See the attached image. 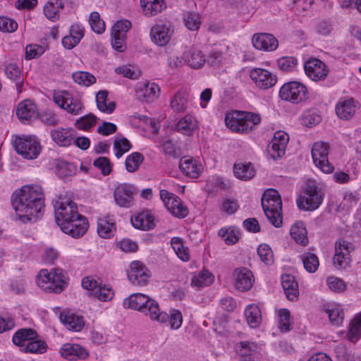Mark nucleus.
<instances>
[{
    "label": "nucleus",
    "mask_w": 361,
    "mask_h": 361,
    "mask_svg": "<svg viewBox=\"0 0 361 361\" xmlns=\"http://www.w3.org/2000/svg\"><path fill=\"white\" fill-rule=\"evenodd\" d=\"M44 200V191L40 185H27L13 192L11 204L22 222L32 223L43 215Z\"/></svg>",
    "instance_id": "obj_1"
},
{
    "label": "nucleus",
    "mask_w": 361,
    "mask_h": 361,
    "mask_svg": "<svg viewBox=\"0 0 361 361\" xmlns=\"http://www.w3.org/2000/svg\"><path fill=\"white\" fill-rule=\"evenodd\" d=\"M54 207L56 222L64 233L78 238L87 232V219L78 213L77 204L73 201L59 197L54 202Z\"/></svg>",
    "instance_id": "obj_2"
},
{
    "label": "nucleus",
    "mask_w": 361,
    "mask_h": 361,
    "mask_svg": "<svg viewBox=\"0 0 361 361\" xmlns=\"http://www.w3.org/2000/svg\"><path fill=\"white\" fill-rule=\"evenodd\" d=\"M123 305L126 309L138 310L149 318L159 323H166L169 319L168 314L160 311L159 304L154 300L142 293H133L124 299Z\"/></svg>",
    "instance_id": "obj_3"
},
{
    "label": "nucleus",
    "mask_w": 361,
    "mask_h": 361,
    "mask_svg": "<svg viewBox=\"0 0 361 361\" xmlns=\"http://www.w3.org/2000/svg\"><path fill=\"white\" fill-rule=\"evenodd\" d=\"M262 207L269 221L275 227L282 226V201L279 192L273 188L267 190L261 200Z\"/></svg>",
    "instance_id": "obj_4"
},
{
    "label": "nucleus",
    "mask_w": 361,
    "mask_h": 361,
    "mask_svg": "<svg viewBox=\"0 0 361 361\" xmlns=\"http://www.w3.org/2000/svg\"><path fill=\"white\" fill-rule=\"evenodd\" d=\"M68 278L60 268H54L50 271L42 269L36 279L37 285L46 292L60 293L67 285Z\"/></svg>",
    "instance_id": "obj_5"
},
{
    "label": "nucleus",
    "mask_w": 361,
    "mask_h": 361,
    "mask_svg": "<svg viewBox=\"0 0 361 361\" xmlns=\"http://www.w3.org/2000/svg\"><path fill=\"white\" fill-rule=\"evenodd\" d=\"M322 201V189L315 181H308L297 200V204L300 209L314 211L320 206Z\"/></svg>",
    "instance_id": "obj_6"
},
{
    "label": "nucleus",
    "mask_w": 361,
    "mask_h": 361,
    "mask_svg": "<svg viewBox=\"0 0 361 361\" xmlns=\"http://www.w3.org/2000/svg\"><path fill=\"white\" fill-rule=\"evenodd\" d=\"M281 99L294 104H298L308 99L307 88L298 81H290L282 85L279 90Z\"/></svg>",
    "instance_id": "obj_7"
},
{
    "label": "nucleus",
    "mask_w": 361,
    "mask_h": 361,
    "mask_svg": "<svg viewBox=\"0 0 361 361\" xmlns=\"http://www.w3.org/2000/svg\"><path fill=\"white\" fill-rule=\"evenodd\" d=\"M13 147L18 154L27 159H36L41 150L39 142L34 136L16 137Z\"/></svg>",
    "instance_id": "obj_8"
},
{
    "label": "nucleus",
    "mask_w": 361,
    "mask_h": 361,
    "mask_svg": "<svg viewBox=\"0 0 361 361\" xmlns=\"http://www.w3.org/2000/svg\"><path fill=\"white\" fill-rule=\"evenodd\" d=\"M329 149V145L323 142H315L311 149L314 164L326 173H330L334 171V166L328 159Z\"/></svg>",
    "instance_id": "obj_9"
},
{
    "label": "nucleus",
    "mask_w": 361,
    "mask_h": 361,
    "mask_svg": "<svg viewBox=\"0 0 361 361\" xmlns=\"http://www.w3.org/2000/svg\"><path fill=\"white\" fill-rule=\"evenodd\" d=\"M160 197L173 216L179 219H183L188 216V209L179 197L166 190H161Z\"/></svg>",
    "instance_id": "obj_10"
},
{
    "label": "nucleus",
    "mask_w": 361,
    "mask_h": 361,
    "mask_svg": "<svg viewBox=\"0 0 361 361\" xmlns=\"http://www.w3.org/2000/svg\"><path fill=\"white\" fill-rule=\"evenodd\" d=\"M354 245L344 240L339 238L336 242L335 255L333 258L334 264L339 269H345L350 262V253L354 250Z\"/></svg>",
    "instance_id": "obj_11"
},
{
    "label": "nucleus",
    "mask_w": 361,
    "mask_h": 361,
    "mask_svg": "<svg viewBox=\"0 0 361 361\" xmlns=\"http://www.w3.org/2000/svg\"><path fill=\"white\" fill-rule=\"evenodd\" d=\"M137 192V189L133 185L121 183L116 187L114 192L115 202L121 207H131Z\"/></svg>",
    "instance_id": "obj_12"
},
{
    "label": "nucleus",
    "mask_w": 361,
    "mask_h": 361,
    "mask_svg": "<svg viewBox=\"0 0 361 361\" xmlns=\"http://www.w3.org/2000/svg\"><path fill=\"white\" fill-rule=\"evenodd\" d=\"M307 76L313 81L324 80L329 72L328 66L324 62L318 59H311L304 65Z\"/></svg>",
    "instance_id": "obj_13"
},
{
    "label": "nucleus",
    "mask_w": 361,
    "mask_h": 361,
    "mask_svg": "<svg viewBox=\"0 0 361 361\" xmlns=\"http://www.w3.org/2000/svg\"><path fill=\"white\" fill-rule=\"evenodd\" d=\"M54 101L60 108L65 109L73 115L80 114L82 108L81 102L72 97L67 91L54 93Z\"/></svg>",
    "instance_id": "obj_14"
},
{
    "label": "nucleus",
    "mask_w": 361,
    "mask_h": 361,
    "mask_svg": "<svg viewBox=\"0 0 361 361\" xmlns=\"http://www.w3.org/2000/svg\"><path fill=\"white\" fill-rule=\"evenodd\" d=\"M149 277V270L142 262L134 261L130 264L128 271V278L132 284L145 286Z\"/></svg>",
    "instance_id": "obj_15"
},
{
    "label": "nucleus",
    "mask_w": 361,
    "mask_h": 361,
    "mask_svg": "<svg viewBox=\"0 0 361 361\" xmlns=\"http://www.w3.org/2000/svg\"><path fill=\"white\" fill-rule=\"evenodd\" d=\"M250 77L260 89L267 90L273 87L277 81L275 75L267 70L255 68L250 71Z\"/></svg>",
    "instance_id": "obj_16"
},
{
    "label": "nucleus",
    "mask_w": 361,
    "mask_h": 361,
    "mask_svg": "<svg viewBox=\"0 0 361 361\" xmlns=\"http://www.w3.org/2000/svg\"><path fill=\"white\" fill-rule=\"evenodd\" d=\"M288 140L289 136L286 133L277 131L274 133L271 145L268 147V152L274 159L284 155Z\"/></svg>",
    "instance_id": "obj_17"
},
{
    "label": "nucleus",
    "mask_w": 361,
    "mask_h": 361,
    "mask_svg": "<svg viewBox=\"0 0 361 361\" xmlns=\"http://www.w3.org/2000/svg\"><path fill=\"white\" fill-rule=\"evenodd\" d=\"M233 277L235 278L234 286L238 290L245 292L252 287L254 282L253 274L247 268L235 269L233 271Z\"/></svg>",
    "instance_id": "obj_18"
},
{
    "label": "nucleus",
    "mask_w": 361,
    "mask_h": 361,
    "mask_svg": "<svg viewBox=\"0 0 361 361\" xmlns=\"http://www.w3.org/2000/svg\"><path fill=\"white\" fill-rule=\"evenodd\" d=\"M252 42L255 48L266 51H274L279 46L277 39L273 35L269 33L255 34Z\"/></svg>",
    "instance_id": "obj_19"
},
{
    "label": "nucleus",
    "mask_w": 361,
    "mask_h": 361,
    "mask_svg": "<svg viewBox=\"0 0 361 361\" xmlns=\"http://www.w3.org/2000/svg\"><path fill=\"white\" fill-rule=\"evenodd\" d=\"M16 115L21 122L31 121L38 117L36 104L30 99L20 102L16 109Z\"/></svg>",
    "instance_id": "obj_20"
},
{
    "label": "nucleus",
    "mask_w": 361,
    "mask_h": 361,
    "mask_svg": "<svg viewBox=\"0 0 361 361\" xmlns=\"http://www.w3.org/2000/svg\"><path fill=\"white\" fill-rule=\"evenodd\" d=\"M359 102L353 98L341 99L336 106L337 116L343 120H349L359 109Z\"/></svg>",
    "instance_id": "obj_21"
},
{
    "label": "nucleus",
    "mask_w": 361,
    "mask_h": 361,
    "mask_svg": "<svg viewBox=\"0 0 361 361\" xmlns=\"http://www.w3.org/2000/svg\"><path fill=\"white\" fill-rule=\"evenodd\" d=\"M52 140L60 147L70 146L75 137V131L71 128H58L50 132Z\"/></svg>",
    "instance_id": "obj_22"
},
{
    "label": "nucleus",
    "mask_w": 361,
    "mask_h": 361,
    "mask_svg": "<svg viewBox=\"0 0 361 361\" xmlns=\"http://www.w3.org/2000/svg\"><path fill=\"white\" fill-rule=\"evenodd\" d=\"M60 353L62 357L69 360H84L89 355L85 348L78 344L70 343L62 345Z\"/></svg>",
    "instance_id": "obj_23"
},
{
    "label": "nucleus",
    "mask_w": 361,
    "mask_h": 361,
    "mask_svg": "<svg viewBox=\"0 0 361 361\" xmlns=\"http://www.w3.org/2000/svg\"><path fill=\"white\" fill-rule=\"evenodd\" d=\"M179 168L187 176L197 178L200 175L202 166L191 157H183L179 161Z\"/></svg>",
    "instance_id": "obj_24"
},
{
    "label": "nucleus",
    "mask_w": 361,
    "mask_h": 361,
    "mask_svg": "<svg viewBox=\"0 0 361 361\" xmlns=\"http://www.w3.org/2000/svg\"><path fill=\"white\" fill-rule=\"evenodd\" d=\"M281 286L288 300L295 301L298 299V284L294 276L283 274L281 276Z\"/></svg>",
    "instance_id": "obj_25"
},
{
    "label": "nucleus",
    "mask_w": 361,
    "mask_h": 361,
    "mask_svg": "<svg viewBox=\"0 0 361 361\" xmlns=\"http://www.w3.org/2000/svg\"><path fill=\"white\" fill-rule=\"evenodd\" d=\"M37 338L38 334L35 330L31 328H23L13 334L12 341L16 345L24 348L30 341Z\"/></svg>",
    "instance_id": "obj_26"
},
{
    "label": "nucleus",
    "mask_w": 361,
    "mask_h": 361,
    "mask_svg": "<svg viewBox=\"0 0 361 361\" xmlns=\"http://www.w3.org/2000/svg\"><path fill=\"white\" fill-rule=\"evenodd\" d=\"M131 223L134 228L144 231L154 226V217L149 211H143L133 216Z\"/></svg>",
    "instance_id": "obj_27"
},
{
    "label": "nucleus",
    "mask_w": 361,
    "mask_h": 361,
    "mask_svg": "<svg viewBox=\"0 0 361 361\" xmlns=\"http://www.w3.org/2000/svg\"><path fill=\"white\" fill-rule=\"evenodd\" d=\"M5 73L8 78L15 82L17 92L20 94L23 92L24 80L18 66L13 63L7 64L5 66Z\"/></svg>",
    "instance_id": "obj_28"
},
{
    "label": "nucleus",
    "mask_w": 361,
    "mask_h": 361,
    "mask_svg": "<svg viewBox=\"0 0 361 361\" xmlns=\"http://www.w3.org/2000/svg\"><path fill=\"white\" fill-rule=\"evenodd\" d=\"M116 232L114 221L109 216L100 218L97 221V233L102 238H110Z\"/></svg>",
    "instance_id": "obj_29"
},
{
    "label": "nucleus",
    "mask_w": 361,
    "mask_h": 361,
    "mask_svg": "<svg viewBox=\"0 0 361 361\" xmlns=\"http://www.w3.org/2000/svg\"><path fill=\"white\" fill-rule=\"evenodd\" d=\"M170 30L165 25H157L151 30L152 40L158 46H164L170 40Z\"/></svg>",
    "instance_id": "obj_30"
},
{
    "label": "nucleus",
    "mask_w": 361,
    "mask_h": 361,
    "mask_svg": "<svg viewBox=\"0 0 361 361\" xmlns=\"http://www.w3.org/2000/svg\"><path fill=\"white\" fill-rule=\"evenodd\" d=\"M140 6L147 16H156L166 7L164 0H140Z\"/></svg>",
    "instance_id": "obj_31"
},
{
    "label": "nucleus",
    "mask_w": 361,
    "mask_h": 361,
    "mask_svg": "<svg viewBox=\"0 0 361 361\" xmlns=\"http://www.w3.org/2000/svg\"><path fill=\"white\" fill-rule=\"evenodd\" d=\"M59 318L69 330L80 331L84 326L83 317L75 314L61 313Z\"/></svg>",
    "instance_id": "obj_32"
},
{
    "label": "nucleus",
    "mask_w": 361,
    "mask_h": 361,
    "mask_svg": "<svg viewBox=\"0 0 361 361\" xmlns=\"http://www.w3.org/2000/svg\"><path fill=\"white\" fill-rule=\"evenodd\" d=\"M235 350L240 358H255L258 354V345L253 342L241 341L236 344Z\"/></svg>",
    "instance_id": "obj_33"
},
{
    "label": "nucleus",
    "mask_w": 361,
    "mask_h": 361,
    "mask_svg": "<svg viewBox=\"0 0 361 361\" xmlns=\"http://www.w3.org/2000/svg\"><path fill=\"white\" fill-rule=\"evenodd\" d=\"M188 102L189 94L185 90H180L171 101V107L175 112H183L188 107Z\"/></svg>",
    "instance_id": "obj_34"
},
{
    "label": "nucleus",
    "mask_w": 361,
    "mask_h": 361,
    "mask_svg": "<svg viewBox=\"0 0 361 361\" xmlns=\"http://www.w3.org/2000/svg\"><path fill=\"white\" fill-rule=\"evenodd\" d=\"M290 233L298 244L303 246L307 245V232L305 224L302 221H298L293 224L290 229Z\"/></svg>",
    "instance_id": "obj_35"
},
{
    "label": "nucleus",
    "mask_w": 361,
    "mask_h": 361,
    "mask_svg": "<svg viewBox=\"0 0 361 361\" xmlns=\"http://www.w3.org/2000/svg\"><path fill=\"white\" fill-rule=\"evenodd\" d=\"M56 173L62 179L68 178L76 173V166L73 163L62 159H56L55 163Z\"/></svg>",
    "instance_id": "obj_36"
},
{
    "label": "nucleus",
    "mask_w": 361,
    "mask_h": 361,
    "mask_svg": "<svg viewBox=\"0 0 361 361\" xmlns=\"http://www.w3.org/2000/svg\"><path fill=\"white\" fill-rule=\"evenodd\" d=\"M233 173L236 178L247 180L255 176V170L251 163H238L234 164Z\"/></svg>",
    "instance_id": "obj_37"
},
{
    "label": "nucleus",
    "mask_w": 361,
    "mask_h": 361,
    "mask_svg": "<svg viewBox=\"0 0 361 361\" xmlns=\"http://www.w3.org/2000/svg\"><path fill=\"white\" fill-rule=\"evenodd\" d=\"M63 8V4L60 0H49L44 6L45 16L52 22L59 19V11Z\"/></svg>",
    "instance_id": "obj_38"
},
{
    "label": "nucleus",
    "mask_w": 361,
    "mask_h": 361,
    "mask_svg": "<svg viewBox=\"0 0 361 361\" xmlns=\"http://www.w3.org/2000/svg\"><path fill=\"white\" fill-rule=\"evenodd\" d=\"M245 317L249 326L256 328L262 322V314L259 307L256 305H250L245 310Z\"/></svg>",
    "instance_id": "obj_39"
},
{
    "label": "nucleus",
    "mask_w": 361,
    "mask_h": 361,
    "mask_svg": "<svg viewBox=\"0 0 361 361\" xmlns=\"http://www.w3.org/2000/svg\"><path fill=\"white\" fill-rule=\"evenodd\" d=\"M139 92L141 93L140 97H142L147 102H151L158 98L160 88L154 82H145L142 84V87H140Z\"/></svg>",
    "instance_id": "obj_40"
},
{
    "label": "nucleus",
    "mask_w": 361,
    "mask_h": 361,
    "mask_svg": "<svg viewBox=\"0 0 361 361\" xmlns=\"http://www.w3.org/2000/svg\"><path fill=\"white\" fill-rule=\"evenodd\" d=\"M185 59L188 64L195 69L200 68L206 63V58L202 52L195 49L185 53Z\"/></svg>",
    "instance_id": "obj_41"
},
{
    "label": "nucleus",
    "mask_w": 361,
    "mask_h": 361,
    "mask_svg": "<svg viewBox=\"0 0 361 361\" xmlns=\"http://www.w3.org/2000/svg\"><path fill=\"white\" fill-rule=\"evenodd\" d=\"M196 127L197 121L191 115L185 116L176 124V130L187 135H191Z\"/></svg>",
    "instance_id": "obj_42"
},
{
    "label": "nucleus",
    "mask_w": 361,
    "mask_h": 361,
    "mask_svg": "<svg viewBox=\"0 0 361 361\" xmlns=\"http://www.w3.org/2000/svg\"><path fill=\"white\" fill-rule=\"evenodd\" d=\"M108 92L106 90H100L96 95L97 106L99 111L106 114H111L116 109V103L109 102L106 104Z\"/></svg>",
    "instance_id": "obj_43"
},
{
    "label": "nucleus",
    "mask_w": 361,
    "mask_h": 361,
    "mask_svg": "<svg viewBox=\"0 0 361 361\" xmlns=\"http://www.w3.org/2000/svg\"><path fill=\"white\" fill-rule=\"evenodd\" d=\"M245 111H235L231 114H227L225 118L226 126L231 130L241 133L244 116L241 115Z\"/></svg>",
    "instance_id": "obj_44"
},
{
    "label": "nucleus",
    "mask_w": 361,
    "mask_h": 361,
    "mask_svg": "<svg viewBox=\"0 0 361 361\" xmlns=\"http://www.w3.org/2000/svg\"><path fill=\"white\" fill-rule=\"evenodd\" d=\"M241 115L244 116L241 133L252 131L261 122V117L258 114L245 111Z\"/></svg>",
    "instance_id": "obj_45"
},
{
    "label": "nucleus",
    "mask_w": 361,
    "mask_h": 361,
    "mask_svg": "<svg viewBox=\"0 0 361 361\" xmlns=\"http://www.w3.org/2000/svg\"><path fill=\"white\" fill-rule=\"evenodd\" d=\"M214 281V276L207 270L200 271L191 281V286L198 288L209 286Z\"/></svg>",
    "instance_id": "obj_46"
},
{
    "label": "nucleus",
    "mask_w": 361,
    "mask_h": 361,
    "mask_svg": "<svg viewBox=\"0 0 361 361\" xmlns=\"http://www.w3.org/2000/svg\"><path fill=\"white\" fill-rule=\"evenodd\" d=\"M347 336L349 341L353 343L361 337V313L356 314L351 321Z\"/></svg>",
    "instance_id": "obj_47"
},
{
    "label": "nucleus",
    "mask_w": 361,
    "mask_h": 361,
    "mask_svg": "<svg viewBox=\"0 0 361 361\" xmlns=\"http://www.w3.org/2000/svg\"><path fill=\"white\" fill-rule=\"evenodd\" d=\"M321 120V116L315 109L305 111L301 116V123L308 128L319 124Z\"/></svg>",
    "instance_id": "obj_48"
},
{
    "label": "nucleus",
    "mask_w": 361,
    "mask_h": 361,
    "mask_svg": "<svg viewBox=\"0 0 361 361\" xmlns=\"http://www.w3.org/2000/svg\"><path fill=\"white\" fill-rule=\"evenodd\" d=\"M144 160L143 155L140 152H133L126 157L125 165L128 172L136 171Z\"/></svg>",
    "instance_id": "obj_49"
},
{
    "label": "nucleus",
    "mask_w": 361,
    "mask_h": 361,
    "mask_svg": "<svg viewBox=\"0 0 361 361\" xmlns=\"http://www.w3.org/2000/svg\"><path fill=\"white\" fill-rule=\"evenodd\" d=\"M171 243L177 256L182 261L188 262L190 259V255L188 248L183 246L181 239L178 237H173L171 238Z\"/></svg>",
    "instance_id": "obj_50"
},
{
    "label": "nucleus",
    "mask_w": 361,
    "mask_h": 361,
    "mask_svg": "<svg viewBox=\"0 0 361 361\" xmlns=\"http://www.w3.org/2000/svg\"><path fill=\"white\" fill-rule=\"evenodd\" d=\"M47 345L46 343L37 338L30 341L24 348H20L21 351L30 353H44L47 350Z\"/></svg>",
    "instance_id": "obj_51"
},
{
    "label": "nucleus",
    "mask_w": 361,
    "mask_h": 361,
    "mask_svg": "<svg viewBox=\"0 0 361 361\" xmlns=\"http://www.w3.org/2000/svg\"><path fill=\"white\" fill-rule=\"evenodd\" d=\"M302 261L305 269L310 273H314L319 265L318 257L311 252L304 253L302 255Z\"/></svg>",
    "instance_id": "obj_52"
},
{
    "label": "nucleus",
    "mask_w": 361,
    "mask_h": 361,
    "mask_svg": "<svg viewBox=\"0 0 361 361\" xmlns=\"http://www.w3.org/2000/svg\"><path fill=\"white\" fill-rule=\"evenodd\" d=\"M73 80L80 85L89 87L96 82L95 77L85 71H77L72 75Z\"/></svg>",
    "instance_id": "obj_53"
},
{
    "label": "nucleus",
    "mask_w": 361,
    "mask_h": 361,
    "mask_svg": "<svg viewBox=\"0 0 361 361\" xmlns=\"http://www.w3.org/2000/svg\"><path fill=\"white\" fill-rule=\"evenodd\" d=\"M183 21L186 27L192 31L197 30L202 23L200 14L196 12H187Z\"/></svg>",
    "instance_id": "obj_54"
},
{
    "label": "nucleus",
    "mask_w": 361,
    "mask_h": 361,
    "mask_svg": "<svg viewBox=\"0 0 361 361\" xmlns=\"http://www.w3.org/2000/svg\"><path fill=\"white\" fill-rule=\"evenodd\" d=\"M277 64L281 71L291 72L298 65V59L293 56H283L277 60Z\"/></svg>",
    "instance_id": "obj_55"
},
{
    "label": "nucleus",
    "mask_w": 361,
    "mask_h": 361,
    "mask_svg": "<svg viewBox=\"0 0 361 361\" xmlns=\"http://www.w3.org/2000/svg\"><path fill=\"white\" fill-rule=\"evenodd\" d=\"M89 23L92 30L98 34H101L105 30L104 22L100 18L97 12H92L89 18Z\"/></svg>",
    "instance_id": "obj_56"
},
{
    "label": "nucleus",
    "mask_w": 361,
    "mask_h": 361,
    "mask_svg": "<svg viewBox=\"0 0 361 361\" xmlns=\"http://www.w3.org/2000/svg\"><path fill=\"white\" fill-rule=\"evenodd\" d=\"M94 296L101 301H109L114 296V291L109 286L99 284V287L94 290Z\"/></svg>",
    "instance_id": "obj_57"
},
{
    "label": "nucleus",
    "mask_w": 361,
    "mask_h": 361,
    "mask_svg": "<svg viewBox=\"0 0 361 361\" xmlns=\"http://www.w3.org/2000/svg\"><path fill=\"white\" fill-rule=\"evenodd\" d=\"M257 254L264 264L270 265L273 263V254L271 249L267 244H262L257 248Z\"/></svg>",
    "instance_id": "obj_58"
},
{
    "label": "nucleus",
    "mask_w": 361,
    "mask_h": 361,
    "mask_svg": "<svg viewBox=\"0 0 361 361\" xmlns=\"http://www.w3.org/2000/svg\"><path fill=\"white\" fill-rule=\"evenodd\" d=\"M334 351L338 361H360L359 358L348 353L345 345L342 344L337 345Z\"/></svg>",
    "instance_id": "obj_59"
},
{
    "label": "nucleus",
    "mask_w": 361,
    "mask_h": 361,
    "mask_svg": "<svg viewBox=\"0 0 361 361\" xmlns=\"http://www.w3.org/2000/svg\"><path fill=\"white\" fill-rule=\"evenodd\" d=\"M114 147L116 150L115 156L119 159L124 153L130 149L131 145L126 137H123L121 139L115 140Z\"/></svg>",
    "instance_id": "obj_60"
},
{
    "label": "nucleus",
    "mask_w": 361,
    "mask_h": 361,
    "mask_svg": "<svg viewBox=\"0 0 361 361\" xmlns=\"http://www.w3.org/2000/svg\"><path fill=\"white\" fill-rule=\"evenodd\" d=\"M329 319L332 324L339 326L342 324L344 318V312L338 306H336L327 310Z\"/></svg>",
    "instance_id": "obj_61"
},
{
    "label": "nucleus",
    "mask_w": 361,
    "mask_h": 361,
    "mask_svg": "<svg viewBox=\"0 0 361 361\" xmlns=\"http://www.w3.org/2000/svg\"><path fill=\"white\" fill-rule=\"evenodd\" d=\"M97 118L93 114L80 117L75 122V126L81 130H88L94 126Z\"/></svg>",
    "instance_id": "obj_62"
},
{
    "label": "nucleus",
    "mask_w": 361,
    "mask_h": 361,
    "mask_svg": "<svg viewBox=\"0 0 361 361\" xmlns=\"http://www.w3.org/2000/svg\"><path fill=\"white\" fill-rule=\"evenodd\" d=\"M93 166L101 171L104 176H107L111 172L110 161L105 157H100L93 161Z\"/></svg>",
    "instance_id": "obj_63"
},
{
    "label": "nucleus",
    "mask_w": 361,
    "mask_h": 361,
    "mask_svg": "<svg viewBox=\"0 0 361 361\" xmlns=\"http://www.w3.org/2000/svg\"><path fill=\"white\" fill-rule=\"evenodd\" d=\"M18 28V23L12 18L0 16V31L3 32H13Z\"/></svg>",
    "instance_id": "obj_64"
}]
</instances>
